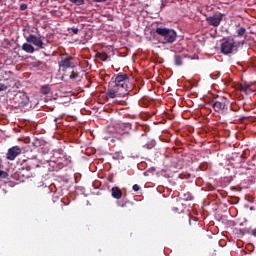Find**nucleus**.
Returning <instances> with one entry per match:
<instances>
[{
	"label": "nucleus",
	"instance_id": "f257e3e1",
	"mask_svg": "<svg viewBox=\"0 0 256 256\" xmlns=\"http://www.w3.org/2000/svg\"><path fill=\"white\" fill-rule=\"evenodd\" d=\"M131 86L129 84V76L125 73L115 74L108 83L106 99H117V97H125L129 95Z\"/></svg>",
	"mask_w": 256,
	"mask_h": 256
},
{
	"label": "nucleus",
	"instance_id": "f03ea898",
	"mask_svg": "<svg viewBox=\"0 0 256 256\" xmlns=\"http://www.w3.org/2000/svg\"><path fill=\"white\" fill-rule=\"evenodd\" d=\"M155 33L159 36L162 45H171L177 41V32L171 28L157 27Z\"/></svg>",
	"mask_w": 256,
	"mask_h": 256
},
{
	"label": "nucleus",
	"instance_id": "7ed1b4c3",
	"mask_svg": "<svg viewBox=\"0 0 256 256\" xmlns=\"http://www.w3.org/2000/svg\"><path fill=\"white\" fill-rule=\"evenodd\" d=\"M214 111L220 115H229V99L225 97H217L210 101Z\"/></svg>",
	"mask_w": 256,
	"mask_h": 256
},
{
	"label": "nucleus",
	"instance_id": "20e7f679",
	"mask_svg": "<svg viewBox=\"0 0 256 256\" xmlns=\"http://www.w3.org/2000/svg\"><path fill=\"white\" fill-rule=\"evenodd\" d=\"M235 51V40H225L221 44V53L223 55H231Z\"/></svg>",
	"mask_w": 256,
	"mask_h": 256
},
{
	"label": "nucleus",
	"instance_id": "39448f33",
	"mask_svg": "<svg viewBox=\"0 0 256 256\" xmlns=\"http://www.w3.org/2000/svg\"><path fill=\"white\" fill-rule=\"evenodd\" d=\"M26 41L27 43H32V45H35V47H39V49H45V44L43 43L41 37H38L35 34H30L28 37H26Z\"/></svg>",
	"mask_w": 256,
	"mask_h": 256
},
{
	"label": "nucleus",
	"instance_id": "423d86ee",
	"mask_svg": "<svg viewBox=\"0 0 256 256\" xmlns=\"http://www.w3.org/2000/svg\"><path fill=\"white\" fill-rule=\"evenodd\" d=\"M19 155H21V147L13 146L8 149V152L6 154V159H8V161H15V159H17Z\"/></svg>",
	"mask_w": 256,
	"mask_h": 256
},
{
	"label": "nucleus",
	"instance_id": "0eeeda50",
	"mask_svg": "<svg viewBox=\"0 0 256 256\" xmlns=\"http://www.w3.org/2000/svg\"><path fill=\"white\" fill-rule=\"evenodd\" d=\"M239 90L242 91V93H246V95H249V93H255V91H256V82L242 83V84L239 85Z\"/></svg>",
	"mask_w": 256,
	"mask_h": 256
},
{
	"label": "nucleus",
	"instance_id": "6e6552de",
	"mask_svg": "<svg viewBox=\"0 0 256 256\" xmlns=\"http://www.w3.org/2000/svg\"><path fill=\"white\" fill-rule=\"evenodd\" d=\"M73 59H74L73 56L62 58L61 61L59 62L60 69H62V71H67V69L71 67Z\"/></svg>",
	"mask_w": 256,
	"mask_h": 256
},
{
	"label": "nucleus",
	"instance_id": "1a4fd4ad",
	"mask_svg": "<svg viewBox=\"0 0 256 256\" xmlns=\"http://www.w3.org/2000/svg\"><path fill=\"white\" fill-rule=\"evenodd\" d=\"M206 21L213 27H219V25H221V21H223V15L220 14L219 16H209L206 18Z\"/></svg>",
	"mask_w": 256,
	"mask_h": 256
},
{
	"label": "nucleus",
	"instance_id": "9d476101",
	"mask_svg": "<svg viewBox=\"0 0 256 256\" xmlns=\"http://www.w3.org/2000/svg\"><path fill=\"white\" fill-rule=\"evenodd\" d=\"M111 196L113 197V199H121V197H123V192L121 191V188L117 186L112 187Z\"/></svg>",
	"mask_w": 256,
	"mask_h": 256
},
{
	"label": "nucleus",
	"instance_id": "9b49d317",
	"mask_svg": "<svg viewBox=\"0 0 256 256\" xmlns=\"http://www.w3.org/2000/svg\"><path fill=\"white\" fill-rule=\"evenodd\" d=\"M133 125L131 123H121L119 124V129H121L122 133L125 135L129 133L132 129Z\"/></svg>",
	"mask_w": 256,
	"mask_h": 256
},
{
	"label": "nucleus",
	"instance_id": "f8f14e48",
	"mask_svg": "<svg viewBox=\"0 0 256 256\" xmlns=\"http://www.w3.org/2000/svg\"><path fill=\"white\" fill-rule=\"evenodd\" d=\"M22 51H25V53H35V47L31 45V43H24L22 45Z\"/></svg>",
	"mask_w": 256,
	"mask_h": 256
},
{
	"label": "nucleus",
	"instance_id": "ddd939ff",
	"mask_svg": "<svg viewBox=\"0 0 256 256\" xmlns=\"http://www.w3.org/2000/svg\"><path fill=\"white\" fill-rule=\"evenodd\" d=\"M40 93L42 95H49L51 93V86L49 84L42 85L40 87Z\"/></svg>",
	"mask_w": 256,
	"mask_h": 256
},
{
	"label": "nucleus",
	"instance_id": "4468645a",
	"mask_svg": "<svg viewBox=\"0 0 256 256\" xmlns=\"http://www.w3.org/2000/svg\"><path fill=\"white\" fill-rule=\"evenodd\" d=\"M70 79L72 81H82L83 76L79 75L78 72L72 71L70 74Z\"/></svg>",
	"mask_w": 256,
	"mask_h": 256
},
{
	"label": "nucleus",
	"instance_id": "2eb2a0df",
	"mask_svg": "<svg viewBox=\"0 0 256 256\" xmlns=\"http://www.w3.org/2000/svg\"><path fill=\"white\" fill-rule=\"evenodd\" d=\"M96 57L98 59H100L101 61H106L107 59H109V56L105 52H102V53L101 52H97L96 53Z\"/></svg>",
	"mask_w": 256,
	"mask_h": 256
},
{
	"label": "nucleus",
	"instance_id": "dca6fc26",
	"mask_svg": "<svg viewBox=\"0 0 256 256\" xmlns=\"http://www.w3.org/2000/svg\"><path fill=\"white\" fill-rule=\"evenodd\" d=\"M183 201H193V195L190 192H186L182 196Z\"/></svg>",
	"mask_w": 256,
	"mask_h": 256
},
{
	"label": "nucleus",
	"instance_id": "f3484780",
	"mask_svg": "<svg viewBox=\"0 0 256 256\" xmlns=\"http://www.w3.org/2000/svg\"><path fill=\"white\" fill-rule=\"evenodd\" d=\"M175 65H177V67L183 65V58L180 55L175 56Z\"/></svg>",
	"mask_w": 256,
	"mask_h": 256
},
{
	"label": "nucleus",
	"instance_id": "a211bd4d",
	"mask_svg": "<svg viewBox=\"0 0 256 256\" xmlns=\"http://www.w3.org/2000/svg\"><path fill=\"white\" fill-rule=\"evenodd\" d=\"M237 37H243V35H245V33H247V29H245V27H240L237 31Z\"/></svg>",
	"mask_w": 256,
	"mask_h": 256
},
{
	"label": "nucleus",
	"instance_id": "6ab92c4d",
	"mask_svg": "<svg viewBox=\"0 0 256 256\" xmlns=\"http://www.w3.org/2000/svg\"><path fill=\"white\" fill-rule=\"evenodd\" d=\"M6 85L7 87H11L12 89H15V85H17V83L15 82L14 79H10L6 81Z\"/></svg>",
	"mask_w": 256,
	"mask_h": 256
},
{
	"label": "nucleus",
	"instance_id": "aec40b11",
	"mask_svg": "<svg viewBox=\"0 0 256 256\" xmlns=\"http://www.w3.org/2000/svg\"><path fill=\"white\" fill-rule=\"evenodd\" d=\"M70 3H74V5H78V6H81V5H85V0H69Z\"/></svg>",
	"mask_w": 256,
	"mask_h": 256
},
{
	"label": "nucleus",
	"instance_id": "412c9836",
	"mask_svg": "<svg viewBox=\"0 0 256 256\" xmlns=\"http://www.w3.org/2000/svg\"><path fill=\"white\" fill-rule=\"evenodd\" d=\"M41 65H43V62L41 61H34L31 63V67H34V68L41 67Z\"/></svg>",
	"mask_w": 256,
	"mask_h": 256
},
{
	"label": "nucleus",
	"instance_id": "4be33fe9",
	"mask_svg": "<svg viewBox=\"0 0 256 256\" xmlns=\"http://www.w3.org/2000/svg\"><path fill=\"white\" fill-rule=\"evenodd\" d=\"M9 89V86L6 84L0 83V91H7Z\"/></svg>",
	"mask_w": 256,
	"mask_h": 256
},
{
	"label": "nucleus",
	"instance_id": "5701e85b",
	"mask_svg": "<svg viewBox=\"0 0 256 256\" xmlns=\"http://www.w3.org/2000/svg\"><path fill=\"white\" fill-rule=\"evenodd\" d=\"M235 117H238V120L240 121V123H243L245 119H249V117L247 116H235Z\"/></svg>",
	"mask_w": 256,
	"mask_h": 256
},
{
	"label": "nucleus",
	"instance_id": "b1692460",
	"mask_svg": "<svg viewBox=\"0 0 256 256\" xmlns=\"http://www.w3.org/2000/svg\"><path fill=\"white\" fill-rule=\"evenodd\" d=\"M71 31H72V33H74V35H78L79 34V28H77V27H72Z\"/></svg>",
	"mask_w": 256,
	"mask_h": 256
},
{
	"label": "nucleus",
	"instance_id": "393cba45",
	"mask_svg": "<svg viewBox=\"0 0 256 256\" xmlns=\"http://www.w3.org/2000/svg\"><path fill=\"white\" fill-rule=\"evenodd\" d=\"M0 177L2 179H5L7 177V172L3 171V170H0Z\"/></svg>",
	"mask_w": 256,
	"mask_h": 256
},
{
	"label": "nucleus",
	"instance_id": "a878e982",
	"mask_svg": "<svg viewBox=\"0 0 256 256\" xmlns=\"http://www.w3.org/2000/svg\"><path fill=\"white\" fill-rule=\"evenodd\" d=\"M26 9H27V4L22 3V4L20 5V11H26Z\"/></svg>",
	"mask_w": 256,
	"mask_h": 256
},
{
	"label": "nucleus",
	"instance_id": "bb28decb",
	"mask_svg": "<svg viewBox=\"0 0 256 256\" xmlns=\"http://www.w3.org/2000/svg\"><path fill=\"white\" fill-rule=\"evenodd\" d=\"M133 191H139L141 189V187H139L137 184H134L132 187Z\"/></svg>",
	"mask_w": 256,
	"mask_h": 256
},
{
	"label": "nucleus",
	"instance_id": "cd10ccee",
	"mask_svg": "<svg viewBox=\"0 0 256 256\" xmlns=\"http://www.w3.org/2000/svg\"><path fill=\"white\" fill-rule=\"evenodd\" d=\"M23 97H25L26 101L24 102V105H27V102L29 101V98H27V96L23 95Z\"/></svg>",
	"mask_w": 256,
	"mask_h": 256
},
{
	"label": "nucleus",
	"instance_id": "c85d7f7f",
	"mask_svg": "<svg viewBox=\"0 0 256 256\" xmlns=\"http://www.w3.org/2000/svg\"><path fill=\"white\" fill-rule=\"evenodd\" d=\"M253 237H256V228L252 230Z\"/></svg>",
	"mask_w": 256,
	"mask_h": 256
},
{
	"label": "nucleus",
	"instance_id": "c756f323",
	"mask_svg": "<svg viewBox=\"0 0 256 256\" xmlns=\"http://www.w3.org/2000/svg\"><path fill=\"white\" fill-rule=\"evenodd\" d=\"M127 203L120 204V207H126Z\"/></svg>",
	"mask_w": 256,
	"mask_h": 256
},
{
	"label": "nucleus",
	"instance_id": "7c9ffc66",
	"mask_svg": "<svg viewBox=\"0 0 256 256\" xmlns=\"http://www.w3.org/2000/svg\"><path fill=\"white\" fill-rule=\"evenodd\" d=\"M1 163H3V160L0 159V169H1Z\"/></svg>",
	"mask_w": 256,
	"mask_h": 256
}]
</instances>
